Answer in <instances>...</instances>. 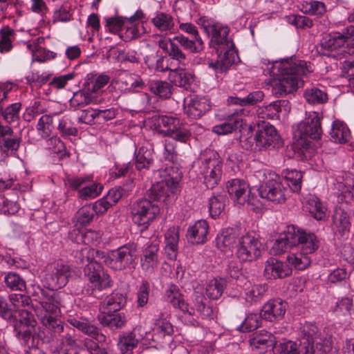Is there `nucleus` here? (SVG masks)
Wrapping results in <instances>:
<instances>
[{
	"label": "nucleus",
	"mask_w": 354,
	"mask_h": 354,
	"mask_svg": "<svg viewBox=\"0 0 354 354\" xmlns=\"http://www.w3.org/2000/svg\"><path fill=\"white\" fill-rule=\"evenodd\" d=\"M268 70L270 75L279 76L272 83V93L276 97H283L295 91L304 85L303 77L313 71L310 63L290 57L286 59L268 61Z\"/></svg>",
	"instance_id": "nucleus-1"
},
{
	"label": "nucleus",
	"mask_w": 354,
	"mask_h": 354,
	"mask_svg": "<svg viewBox=\"0 0 354 354\" xmlns=\"http://www.w3.org/2000/svg\"><path fill=\"white\" fill-rule=\"evenodd\" d=\"M268 70L270 75L279 76L272 83V93L276 97H283L295 91L304 85L303 77L313 71L310 63L290 57L286 59L268 61Z\"/></svg>",
	"instance_id": "nucleus-2"
},
{
	"label": "nucleus",
	"mask_w": 354,
	"mask_h": 354,
	"mask_svg": "<svg viewBox=\"0 0 354 354\" xmlns=\"http://www.w3.org/2000/svg\"><path fill=\"white\" fill-rule=\"evenodd\" d=\"M41 295L38 299V303L42 310L45 312L41 315L40 320L44 328L40 329L38 333V337L44 343L53 342L57 335L64 331V324L57 318L59 313V308L62 306V294L46 291L39 288Z\"/></svg>",
	"instance_id": "nucleus-3"
},
{
	"label": "nucleus",
	"mask_w": 354,
	"mask_h": 354,
	"mask_svg": "<svg viewBox=\"0 0 354 354\" xmlns=\"http://www.w3.org/2000/svg\"><path fill=\"white\" fill-rule=\"evenodd\" d=\"M322 116L318 112H310L293 131L297 147L305 158L310 157L315 151L312 140H319L322 136Z\"/></svg>",
	"instance_id": "nucleus-4"
},
{
	"label": "nucleus",
	"mask_w": 354,
	"mask_h": 354,
	"mask_svg": "<svg viewBox=\"0 0 354 354\" xmlns=\"http://www.w3.org/2000/svg\"><path fill=\"white\" fill-rule=\"evenodd\" d=\"M167 302L174 308H179L183 313L195 315L196 311L202 318L210 317L212 315V308L206 304V299L202 294L196 293L194 298V307L189 308L185 302L183 296L180 293L177 286L171 285L166 290L165 295Z\"/></svg>",
	"instance_id": "nucleus-5"
},
{
	"label": "nucleus",
	"mask_w": 354,
	"mask_h": 354,
	"mask_svg": "<svg viewBox=\"0 0 354 354\" xmlns=\"http://www.w3.org/2000/svg\"><path fill=\"white\" fill-rule=\"evenodd\" d=\"M71 275L70 267L62 262H55L46 266L42 278L43 286L49 290H55L64 287Z\"/></svg>",
	"instance_id": "nucleus-6"
},
{
	"label": "nucleus",
	"mask_w": 354,
	"mask_h": 354,
	"mask_svg": "<svg viewBox=\"0 0 354 354\" xmlns=\"http://www.w3.org/2000/svg\"><path fill=\"white\" fill-rule=\"evenodd\" d=\"M160 207L147 198L136 201L131 207V214L135 224L148 227L149 223L160 214Z\"/></svg>",
	"instance_id": "nucleus-7"
},
{
	"label": "nucleus",
	"mask_w": 354,
	"mask_h": 354,
	"mask_svg": "<svg viewBox=\"0 0 354 354\" xmlns=\"http://www.w3.org/2000/svg\"><path fill=\"white\" fill-rule=\"evenodd\" d=\"M98 259L87 263L84 268V275L86 279L91 283L93 290L91 295L97 297L96 291L109 288L111 286V281L108 274L105 273L102 266ZM87 294H90L89 290L86 289Z\"/></svg>",
	"instance_id": "nucleus-8"
},
{
	"label": "nucleus",
	"mask_w": 354,
	"mask_h": 354,
	"mask_svg": "<svg viewBox=\"0 0 354 354\" xmlns=\"http://www.w3.org/2000/svg\"><path fill=\"white\" fill-rule=\"evenodd\" d=\"M137 250V244L133 242L112 250L110 254V266L115 270L120 271L134 268Z\"/></svg>",
	"instance_id": "nucleus-9"
},
{
	"label": "nucleus",
	"mask_w": 354,
	"mask_h": 354,
	"mask_svg": "<svg viewBox=\"0 0 354 354\" xmlns=\"http://www.w3.org/2000/svg\"><path fill=\"white\" fill-rule=\"evenodd\" d=\"M262 251L263 246L259 236L251 232L241 237L236 254L241 261H251L257 259Z\"/></svg>",
	"instance_id": "nucleus-10"
},
{
	"label": "nucleus",
	"mask_w": 354,
	"mask_h": 354,
	"mask_svg": "<svg viewBox=\"0 0 354 354\" xmlns=\"http://www.w3.org/2000/svg\"><path fill=\"white\" fill-rule=\"evenodd\" d=\"M262 198L282 203L286 201V188L282 184L281 177L275 174H269L268 178L259 188Z\"/></svg>",
	"instance_id": "nucleus-11"
},
{
	"label": "nucleus",
	"mask_w": 354,
	"mask_h": 354,
	"mask_svg": "<svg viewBox=\"0 0 354 354\" xmlns=\"http://www.w3.org/2000/svg\"><path fill=\"white\" fill-rule=\"evenodd\" d=\"M255 136L260 151L274 148L279 139L275 127L263 120L257 122Z\"/></svg>",
	"instance_id": "nucleus-12"
},
{
	"label": "nucleus",
	"mask_w": 354,
	"mask_h": 354,
	"mask_svg": "<svg viewBox=\"0 0 354 354\" xmlns=\"http://www.w3.org/2000/svg\"><path fill=\"white\" fill-rule=\"evenodd\" d=\"M160 241L157 239H150L145 244L140 257L142 269L152 273L160 262Z\"/></svg>",
	"instance_id": "nucleus-13"
},
{
	"label": "nucleus",
	"mask_w": 354,
	"mask_h": 354,
	"mask_svg": "<svg viewBox=\"0 0 354 354\" xmlns=\"http://www.w3.org/2000/svg\"><path fill=\"white\" fill-rule=\"evenodd\" d=\"M227 190L231 198L238 204L254 205V196L250 195L249 186L245 181L239 178L232 179L228 181Z\"/></svg>",
	"instance_id": "nucleus-14"
},
{
	"label": "nucleus",
	"mask_w": 354,
	"mask_h": 354,
	"mask_svg": "<svg viewBox=\"0 0 354 354\" xmlns=\"http://www.w3.org/2000/svg\"><path fill=\"white\" fill-rule=\"evenodd\" d=\"M217 59L215 62L209 63V66L212 68L216 73H223L236 63L238 55L234 47H225L223 50H216Z\"/></svg>",
	"instance_id": "nucleus-15"
},
{
	"label": "nucleus",
	"mask_w": 354,
	"mask_h": 354,
	"mask_svg": "<svg viewBox=\"0 0 354 354\" xmlns=\"http://www.w3.org/2000/svg\"><path fill=\"white\" fill-rule=\"evenodd\" d=\"M211 104L209 98L196 95L185 100L184 112L192 119H198L210 110Z\"/></svg>",
	"instance_id": "nucleus-16"
},
{
	"label": "nucleus",
	"mask_w": 354,
	"mask_h": 354,
	"mask_svg": "<svg viewBox=\"0 0 354 354\" xmlns=\"http://www.w3.org/2000/svg\"><path fill=\"white\" fill-rule=\"evenodd\" d=\"M288 304L281 299L268 301L262 307L261 317L269 322L281 320L287 310Z\"/></svg>",
	"instance_id": "nucleus-17"
},
{
	"label": "nucleus",
	"mask_w": 354,
	"mask_h": 354,
	"mask_svg": "<svg viewBox=\"0 0 354 354\" xmlns=\"http://www.w3.org/2000/svg\"><path fill=\"white\" fill-rule=\"evenodd\" d=\"M292 272V268L286 263L270 258L266 262L263 274L267 279H277L288 277Z\"/></svg>",
	"instance_id": "nucleus-18"
},
{
	"label": "nucleus",
	"mask_w": 354,
	"mask_h": 354,
	"mask_svg": "<svg viewBox=\"0 0 354 354\" xmlns=\"http://www.w3.org/2000/svg\"><path fill=\"white\" fill-rule=\"evenodd\" d=\"M295 247L300 251L310 254L315 252L319 245V241L313 233H307L295 227Z\"/></svg>",
	"instance_id": "nucleus-19"
},
{
	"label": "nucleus",
	"mask_w": 354,
	"mask_h": 354,
	"mask_svg": "<svg viewBox=\"0 0 354 354\" xmlns=\"http://www.w3.org/2000/svg\"><path fill=\"white\" fill-rule=\"evenodd\" d=\"M230 30L227 26L214 24L212 26L211 43L215 50H223L225 47H234L232 39L228 37Z\"/></svg>",
	"instance_id": "nucleus-20"
},
{
	"label": "nucleus",
	"mask_w": 354,
	"mask_h": 354,
	"mask_svg": "<svg viewBox=\"0 0 354 354\" xmlns=\"http://www.w3.org/2000/svg\"><path fill=\"white\" fill-rule=\"evenodd\" d=\"M295 227L289 225L283 234L274 241L272 252L274 254H279L295 247Z\"/></svg>",
	"instance_id": "nucleus-21"
},
{
	"label": "nucleus",
	"mask_w": 354,
	"mask_h": 354,
	"mask_svg": "<svg viewBox=\"0 0 354 354\" xmlns=\"http://www.w3.org/2000/svg\"><path fill=\"white\" fill-rule=\"evenodd\" d=\"M209 225L205 220H198L187 229L186 238L194 245L203 244L207 241Z\"/></svg>",
	"instance_id": "nucleus-22"
},
{
	"label": "nucleus",
	"mask_w": 354,
	"mask_h": 354,
	"mask_svg": "<svg viewBox=\"0 0 354 354\" xmlns=\"http://www.w3.org/2000/svg\"><path fill=\"white\" fill-rule=\"evenodd\" d=\"M239 235L237 228L227 227L222 230L216 238V247L223 252L231 251L236 243Z\"/></svg>",
	"instance_id": "nucleus-23"
},
{
	"label": "nucleus",
	"mask_w": 354,
	"mask_h": 354,
	"mask_svg": "<svg viewBox=\"0 0 354 354\" xmlns=\"http://www.w3.org/2000/svg\"><path fill=\"white\" fill-rule=\"evenodd\" d=\"M165 252L170 260H175L178 252L179 230L177 227H170L165 234Z\"/></svg>",
	"instance_id": "nucleus-24"
},
{
	"label": "nucleus",
	"mask_w": 354,
	"mask_h": 354,
	"mask_svg": "<svg viewBox=\"0 0 354 354\" xmlns=\"http://www.w3.org/2000/svg\"><path fill=\"white\" fill-rule=\"evenodd\" d=\"M330 140L337 144H345L351 138V131L348 126L340 120H335L329 132Z\"/></svg>",
	"instance_id": "nucleus-25"
},
{
	"label": "nucleus",
	"mask_w": 354,
	"mask_h": 354,
	"mask_svg": "<svg viewBox=\"0 0 354 354\" xmlns=\"http://www.w3.org/2000/svg\"><path fill=\"white\" fill-rule=\"evenodd\" d=\"M151 120L154 123L155 129L158 131L163 132L166 136H169L173 130L176 129L180 123L178 118L167 115H154Z\"/></svg>",
	"instance_id": "nucleus-26"
},
{
	"label": "nucleus",
	"mask_w": 354,
	"mask_h": 354,
	"mask_svg": "<svg viewBox=\"0 0 354 354\" xmlns=\"http://www.w3.org/2000/svg\"><path fill=\"white\" fill-rule=\"evenodd\" d=\"M97 319L103 326L113 331L122 328L127 322L125 316L122 313H108L98 315Z\"/></svg>",
	"instance_id": "nucleus-27"
},
{
	"label": "nucleus",
	"mask_w": 354,
	"mask_h": 354,
	"mask_svg": "<svg viewBox=\"0 0 354 354\" xmlns=\"http://www.w3.org/2000/svg\"><path fill=\"white\" fill-rule=\"evenodd\" d=\"M169 80L176 86L188 90L194 82V75L184 68H174L169 75Z\"/></svg>",
	"instance_id": "nucleus-28"
},
{
	"label": "nucleus",
	"mask_w": 354,
	"mask_h": 354,
	"mask_svg": "<svg viewBox=\"0 0 354 354\" xmlns=\"http://www.w3.org/2000/svg\"><path fill=\"white\" fill-rule=\"evenodd\" d=\"M200 171L220 169L223 167V162L218 153L214 150H206L201 157Z\"/></svg>",
	"instance_id": "nucleus-29"
},
{
	"label": "nucleus",
	"mask_w": 354,
	"mask_h": 354,
	"mask_svg": "<svg viewBox=\"0 0 354 354\" xmlns=\"http://www.w3.org/2000/svg\"><path fill=\"white\" fill-rule=\"evenodd\" d=\"M275 351L279 354H306V344L305 341L292 342L287 341L279 343L275 346Z\"/></svg>",
	"instance_id": "nucleus-30"
},
{
	"label": "nucleus",
	"mask_w": 354,
	"mask_h": 354,
	"mask_svg": "<svg viewBox=\"0 0 354 354\" xmlns=\"http://www.w3.org/2000/svg\"><path fill=\"white\" fill-rule=\"evenodd\" d=\"M298 7L305 14L322 16L326 12L324 3L317 0H301Z\"/></svg>",
	"instance_id": "nucleus-31"
},
{
	"label": "nucleus",
	"mask_w": 354,
	"mask_h": 354,
	"mask_svg": "<svg viewBox=\"0 0 354 354\" xmlns=\"http://www.w3.org/2000/svg\"><path fill=\"white\" fill-rule=\"evenodd\" d=\"M126 304V297L120 293H112L102 303V308L104 313L120 310Z\"/></svg>",
	"instance_id": "nucleus-32"
},
{
	"label": "nucleus",
	"mask_w": 354,
	"mask_h": 354,
	"mask_svg": "<svg viewBox=\"0 0 354 354\" xmlns=\"http://www.w3.org/2000/svg\"><path fill=\"white\" fill-rule=\"evenodd\" d=\"M174 39L177 41V44H180L185 50L192 53H199L203 49V41L201 37L196 39L179 35L175 36Z\"/></svg>",
	"instance_id": "nucleus-33"
},
{
	"label": "nucleus",
	"mask_w": 354,
	"mask_h": 354,
	"mask_svg": "<svg viewBox=\"0 0 354 354\" xmlns=\"http://www.w3.org/2000/svg\"><path fill=\"white\" fill-rule=\"evenodd\" d=\"M105 257L103 252L95 250L89 247H84L77 250L75 255V261L78 264H85L91 263L93 260L98 259L101 260Z\"/></svg>",
	"instance_id": "nucleus-34"
},
{
	"label": "nucleus",
	"mask_w": 354,
	"mask_h": 354,
	"mask_svg": "<svg viewBox=\"0 0 354 354\" xmlns=\"http://www.w3.org/2000/svg\"><path fill=\"white\" fill-rule=\"evenodd\" d=\"M290 102L286 100H279L269 104L265 107V113H263L266 118L274 120L279 119V113L283 111L288 112L290 111ZM265 118L264 115L262 116Z\"/></svg>",
	"instance_id": "nucleus-35"
},
{
	"label": "nucleus",
	"mask_w": 354,
	"mask_h": 354,
	"mask_svg": "<svg viewBox=\"0 0 354 354\" xmlns=\"http://www.w3.org/2000/svg\"><path fill=\"white\" fill-rule=\"evenodd\" d=\"M338 191V198L345 203L350 202L353 198L354 182L352 178L346 177L343 181H338L336 184Z\"/></svg>",
	"instance_id": "nucleus-36"
},
{
	"label": "nucleus",
	"mask_w": 354,
	"mask_h": 354,
	"mask_svg": "<svg viewBox=\"0 0 354 354\" xmlns=\"http://www.w3.org/2000/svg\"><path fill=\"white\" fill-rule=\"evenodd\" d=\"M333 225L337 231L342 235L348 232L351 225L349 217L342 208H336L333 216Z\"/></svg>",
	"instance_id": "nucleus-37"
},
{
	"label": "nucleus",
	"mask_w": 354,
	"mask_h": 354,
	"mask_svg": "<svg viewBox=\"0 0 354 354\" xmlns=\"http://www.w3.org/2000/svg\"><path fill=\"white\" fill-rule=\"evenodd\" d=\"M226 288V281L223 278L210 280L205 287V293L211 299H218Z\"/></svg>",
	"instance_id": "nucleus-38"
},
{
	"label": "nucleus",
	"mask_w": 354,
	"mask_h": 354,
	"mask_svg": "<svg viewBox=\"0 0 354 354\" xmlns=\"http://www.w3.org/2000/svg\"><path fill=\"white\" fill-rule=\"evenodd\" d=\"M250 344L259 348L261 345L274 346L277 345L275 337L265 330H261L253 334L250 339Z\"/></svg>",
	"instance_id": "nucleus-39"
},
{
	"label": "nucleus",
	"mask_w": 354,
	"mask_h": 354,
	"mask_svg": "<svg viewBox=\"0 0 354 354\" xmlns=\"http://www.w3.org/2000/svg\"><path fill=\"white\" fill-rule=\"evenodd\" d=\"M153 158L152 150L146 147H141L136 154V167L138 170L148 169L153 163Z\"/></svg>",
	"instance_id": "nucleus-40"
},
{
	"label": "nucleus",
	"mask_w": 354,
	"mask_h": 354,
	"mask_svg": "<svg viewBox=\"0 0 354 354\" xmlns=\"http://www.w3.org/2000/svg\"><path fill=\"white\" fill-rule=\"evenodd\" d=\"M122 88L128 92L134 91L136 88H142L145 86V82L142 79L134 73H126L120 79Z\"/></svg>",
	"instance_id": "nucleus-41"
},
{
	"label": "nucleus",
	"mask_w": 354,
	"mask_h": 354,
	"mask_svg": "<svg viewBox=\"0 0 354 354\" xmlns=\"http://www.w3.org/2000/svg\"><path fill=\"white\" fill-rule=\"evenodd\" d=\"M53 353L79 354L78 351L75 346V341L69 334H66L62 337L59 344L55 347Z\"/></svg>",
	"instance_id": "nucleus-42"
},
{
	"label": "nucleus",
	"mask_w": 354,
	"mask_h": 354,
	"mask_svg": "<svg viewBox=\"0 0 354 354\" xmlns=\"http://www.w3.org/2000/svg\"><path fill=\"white\" fill-rule=\"evenodd\" d=\"M304 97L306 102L310 104H321L328 100V95L317 87H312L305 90Z\"/></svg>",
	"instance_id": "nucleus-43"
},
{
	"label": "nucleus",
	"mask_w": 354,
	"mask_h": 354,
	"mask_svg": "<svg viewBox=\"0 0 354 354\" xmlns=\"http://www.w3.org/2000/svg\"><path fill=\"white\" fill-rule=\"evenodd\" d=\"M149 88L153 93L162 98H169L172 93V86L166 81H151L149 84Z\"/></svg>",
	"instance_id": "nucleus-44"
},
{
	"label": "nucleus",
	"mask_w": 354,
	"mask_h": 354,
	"mask_svg": "<svg viewBox=\"0 0 354 354\" xmlns=\"http://www.w3.org/2000/svg\"><path fill=\"white\" fill-rule=\"evenodd\" d=\"M287 261L296 269L300 270L307 268L311 263L309 255L300 250L296 253H290L288 254Z\"/></svg>",
	"instance_id": "nucleus-45"
},
{
	"label": "nucleus",
	"mask_w": 354,
	"mask_h": 354,
	"mask_svg": "<svg viewBox=\"0 0 354 354\" xmlns=\"http://www.w3.org/2000/svg\"><path fill=\"white\" fill-rule=\"evenodd\" d=\"M4 283L7 288L12 290L22 291L26 289L25 280L17 273L10 272L4 277Z\"/></svg>",
	"instance_id": "nucleus-46"
},
{
	"label": "nucleus",
	"mask_w": 354,
	"mask_h": 354,
	"mask_svg": "<svg viewBox=\"0 0 354 354\" xmlns=\"http://www.w3.org/2000/svg\"><path fill=\"white\" fill-rule=\"evenodd\" d=\"M226 198L225 195L213 196L209 201V209L212 218H217L224 210Z\"/></svg>",
	"instance_id": "nucleus-47"
},
{
	"label": "nucleus",
	"mask_w": 354,
	"mask_h": 354,
	"mask_svg": "<svg viewBox=\"0 0 354 354\" xmlns=\"http://www.w3.org/2000/svg\"><path fill=\"white\" fill-rule=\"evenodd\" d=\"M345 44H346V41L344 38V35H342L340 32H336L323 41L320 46L322 50L333 51L343 47Z\"/></svg>",
	"instance_id": "nucleus-48"
},
{
	"label": "nucleus",
	"mask_w": 354,
	"mask_h": 354,
	"mask_svg": "<svg viewBox=\"0 0 354 354\" xmlns=\"http://www.w3.org/2000/svg\"><path fill=\"white\" fill-rule=\"evenodd\" d=\"M203 178V183L208 189H213L220 182L223 174L222 169L200 171Z\"/></svg>",
	"instance_id": "nucleus-49"
},
{
	"label": "nucleus",
	"mask_w": 354,
	"mask_h": 354,
	"mask_svg": "<svg viewBox=\"0 0 354 354\" xmlns=\"http://www.w3.org/2000/svg\"><path fill=\"white\" fill-rule=\"evenodd\" d=\"M152 23L161 31L170 30L174 26L173 17L163 12L157 14L152 19Z\"/></svg>",
	"instance_id": "nucleus-50"
},
{
	"label": "nucleus",
	"mask_w": 354,
	"mask_h": 354,
	"mask_svg": "<svg viewBox=\"0 0 354 354\" xmlns=\"http://www.w3.org/2000/svg\"><path fill=\"white\" fill-rule=\"evenodd\" d=\"M302 178V173L297 170H287L285 173L286 183L293 192L301 189Z\"/></svg>",
	"instance_id": "nucleus-51"
},
{
	"label": "nucleus",
	"mask_w": 354,
	"mask_h": 354,
	"mask_svg": "<svg viewBox=\"0 0 354 354\" xmlns=\"http://www.w3.org/2000/svg\"><path fill=\"white\" fill-rule=\"evenodd\" d=\"M138 344L131 331L124 332L119 337L118 346L122 353L131 351Z\"/></svg>",
	"instance_id": "nucleus-52"
},
{
	"label": "nucleus",
	"mask_w": 354,
	"mask_h": 354,
	"mask_svg": "<svg viewBox=\"0 0 354 354\" xmlns=\"http://www.w3.org/2000/svg\"><path fill=\"white\" fill-rule=\"evenodd\" d=\"M21 103H14L8 106L5 109L2 108V117L8 124L17 122L19 120V111Z\"/></svg>",
	"instance_id": "nucleus-53"
},
{
	"label": "nucleus",
	"mask_w": 354,
	"mask_h": 354,
	"mask_svg": "<svg viewBox=\"0 0 354 354\" xmlns=\"http://www.w3.org/2000/svg\"><path fill=\"white\" fill-rule=\"evenodd\" d=\"M229 121L214 127V132L218 135H226L232 133L239 127H241L240 118L232 120L228 118Z\"/></svg>",
	"instance_id": "nucleus-54"
},
{
	"label": "nucleus",
	"mask_w": 354,
	"mask_h": 354,
	"mask_svg": "<svg viewBox=\"0 0 354 354\" xmlns=\"http://www.w3.org/2000/svg\"><path fill=\"white\" fill-rule=\"evenodd\" d=\"M167 168L165 170H158L155 172V176H158L161 178V182L165 184L167 190L169 194H174L177 189L178 181L177 178L172 177L167 173Z\"/></svg>",
	"instance_id": "nucleus-55"
},
{
	"label": "nucleus",
	"mask_w": 354,
	"mask_h": 354,
	"mask_svg": "<svg viewBox=\"0 0 354 354\" xmlns=\"http://www.w3.org/2000/svg\"><path fill=\"white\" fill-rule=\"evenodd\" d=\"M95 214L91 205H84L77 211L75 219L81 225H86L93 221Z\"/></svg>",
	"instance_id": "nucleus-56"
},
{
	"label": "nucleus",
	"mask_w": 354,
	"mask_h": 354,
	"mask_svg": "<svg viewBox=\"0 0 354 354\" xmlns=\"http://www.w3.org/2000/svg\"><path fill=\"white\" fill-rule=\"evenodd\" d=\"M19 320L15 323V326L35 328L37 321L34 315L28 309H21L19 312Z\"/></svg>",
	"instance_id": "nucleus-57"
},
{
	"label": "nucleus",
	"mask_w": 354,
	"mask_h": 354,
	"mask_svg": "<svg viewBox=\"0 0 354 354\" xmlns=\"http://www.w3.org/2000/svg\"><path fill=\"white\" fill-rule=\"evenodd\" d=\"M261 315H259L257 313L249 314L245 318L244 321L243 322L241 326V330L244 332H249L257 329L261 325Z\"/></svg>",
	"instance_id": "nucleus-58"
},
{
	"label": "nucleus",
	"mask_w": 354,
	"mask_h": 354,
	"mask_svg": "<svg viewBox=\"0 0 354 354\" xmlns=\"http://www.w3.org/2000/svg\"><path fill=\"white\" fill-rule=\"evenodd\" d=\"M190 131L181 123L178 125L176 129L173 130L169 136V139L174 141H178L180 142H186L191 137Z\"/></svg>",
	"instance_id": "nucleus-59"
},
{
	"label": "nucleus",
	"mask_w": 354,
	"mask_h": 354,
	"mask_svg": "<svg viewBox=\"0 0 354 354\" xmlns=\"http://www.w3.org/2000/svg\"><path fill=\"white\" fill-rule=\"evenodd\" d=\"M268 290L266 284H257L246 293V299L250 302H257L260 301Z\"/></svg>",
	"instance_id": "nucleus-60"
},
{
	"label": "nucleus",
	"mask_w": 354,
	"mask_h": 354,
	"mask_svg": "<svg viewBox=\"0 0 354 354\" xmlns=\"http://www.w3.org/2000/svg\"><path fill=\"white\" fill-rule=\"evenodd\" d=\"M150 197L154 201L165 200V198L169 196V192L167 190L165 184L161 182V180L157 181L153 184L151 189H149Z\"/></svg>",
	"instance_id": "nucleus-61"
},
{
	"label": "nucleus",
	"mask_w": 354,
	"mask_h": 354,
	"mask_svg": "<svg viewBox=\"0 0 354 354\" xmlns=\"http://www.w3.org/2000/svg\"><path fill=\"white\" fill-rule=\"evenodd\" d=\"M169 56L171 59L178 61L179 64H182L187 59V56L183 52L180 44H177V41H175L174 37L169 40Z\"/></svg>",
	"instance_id": "nucleus-62"
},
{
	"label": "nucleus",
	"mask_w": 354,
	"mask_h": 354,
	"mask_svg": "<svg viewBox=\"0 0 354 354\" xmlns=\"http://www.w3.org/2000/svg\"><path fill=\"white\" fill-rule=\"evenodd\" d=\"M102 189V185L93 183L91 185H86L81 189L78 192V195L80 198L84 200L93 198L101 193Z\"/></svg>",
	"instance_id": "nucleus-63"
},
{
	"label": "nucleus",
	"mask_w": 354,
	"mask_h": 354,
	"mask_svg": "<svg viewBox=\"0 0 354 354\" xmlns=\"http://www.w3.org/2000/svg\"><path fill=\"white\" fill-rule=\"evenodd\" d=\"M71 102L73 106H84L90 104H95V98L90 96L83 88L82 91L75 93Z\"/></svg>",
	"instance_id": "nucleus-64"
}]
</instances>
